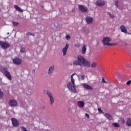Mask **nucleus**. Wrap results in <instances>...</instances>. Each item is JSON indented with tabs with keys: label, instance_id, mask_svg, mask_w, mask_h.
Returning a JSON list of instances; mask_svg holds the SVG:
<instances>
[{
	"label": "nucleus",
	"instance_id": "f257e3e1",
	"mask_svg": "<svg viewBox=\"0 0 131 131\" xmlns=\"http://www.w3.org/2000/svg\"><path fill=\"white\" fill-rule=\"evenodd\" d=\"M77 59L74 61V65H78L79 66H85V67H90L91 62L88 61L84 57L81 55L77 56Z\"/></svg>",
	"mask_w": 131,
	"mask_h": 131
},
{
	"label": "nucleus",
	"instance_id": "f03ea898",
	"mask_svg": "<svg viewBox=\"0 0 131 131\" xmlns=\"http://www.w3.org/2000/svg\"><path fill=\"white\" fill-rule=\"evenodd\" d=\"M75 74H76V73H74L71 76V82H70L67 84L68 89L73 93H74V94L76 93V92H77L76 87H75V80H74V78H73V76H74Z\"/></svg>",
	"mask_w": 131,
	"mask_h": 131
},
{
	"label": "nucleus",
	"instance_id": "7ed1b4c3",
	"mask_svg": "<svg viewBox=\"0 0 131 131\" xmlns=\"http://www.w3.org/2000/svg\"><path fill=\"white\" fill-rule=\"evenodd\" d=\"M0 71L1 72L4 74L6 77L9 79V80H12V76L11 75V73H10L8 70V68L1 67L0 68Z\"/></svg>",
	"mask_w": 131,
	"mask_h": 131
},
{
	"label": "nucleus",
	"instance_id": "20e7f679",
	"mask_svg": "<svg viewBox=\"0 0 131 131\" xmlns=\"http://www.w3.org/2000/svg\"><path fill=\"white\" fill-rule=\"evenodd\" d=\"M111 38L108 37H103L102 40V42L104 46H117V43H109L110 41H111Z\"/></svg>",
	"mask_w": 131,
	"mask_h": 131
},
{
	"label": "nucleus",
	"instance_id": "39448f33",
	"mask_svg": "<svg viewBox=\"0 0 131 131\" xmlns=\"http://www.w3.org/2000/svg\"><path fill=\"white\" fill-rule=\"evenodd\" d=\"M47 95H48L49 99H50V101L51 102V105H53V103H54V102H55V99H54V97H53V95H52V93H51V92L49 91H47L46 92Z\"/></svg>",
	"mask_w": 131,
	"mask_h": 131
},
{
	"label": "nucleus",
	"instance_id": "423d86ee",
	"mask_svg": "<svg viewBox=\"0 0 131 131\" xmlns=\"http://www.w3.org/2000/svg\"><path fill=\"white\" fill-rule=\"evenodd\" d=\"M13 62L15 65H20L22 63V59L19 57H15L13 59Z\"/></svg>",
	"mask_w": 131,
	"mask_h": 131
},
{
	"label": "nucleus",
	"instance_id": "0eeeda50",
	"mask_svg": "<svg viewBox=\"0 0 131 131\" xmlns=\"http://www.w3.org/2000/svg\"><path fill=\"white\" fill-rule=\"evenodd\" d=\"M0 46L3 49H8L10 47L9 43L3 41H0Z\"/></svg>",
	"mask_w": 131,
	"mask_h": 131
},
{
	"label": "nucleus",
	"instance_id": "6e6552de",
	"mask_svg": "<svg viewBox=\"0 0 131 131\" xmlns=\"http://www.w3.org/2000/svg\"><path fill=\"white\" fill-rule=\"evenodd\" d=\"M78 9L83 13H86L88 12V7L83 5H80L78 6Z\"/></svg>",
	"mask_w": 131,
	"mask_h": 131
},
{
	"label": "nucleus",
	"instance_id": "1a4fd4ad",
	"mask_svg": "<svg viewBox=\"0 0 131 131\" xmlns=\"http://www.w3.org/2000/svg\"><path fill=\"white\" fill-rule=\"evenodd\" d=\"M9 105L12 107H17V101L16 100H11L9 101Z\"/></svg>",
	"mask_w": 131,
	"mask_h": 131
},
{
	"label": "nucleus",
	"instance_id": "9d476101",
	"mask_svg": "<svg viewBox=\"0 0 131 131\" xmlns=\"http://www.w3.org/2000/svg\"><path fill=\"white\" fill-rule=\"evenodd\" d=\"M69 48V44L67 43L65 47H64L62 49L63 56H66L67 54V50H68Z\"/></svg>",
	"mask_w": 131,
	"mask_h": 131
},
{
	"label": "nucleus",
	"instance_id": "9b49d317",
	"mask_svg": "<svg viewBox=\"0 0 131 131\" xmlns=\"http://www.w3.org/2000/svg\"><path fill=\"white\" fill-rule=\"evenodd\" d=\"M11 121L13 125L16 127V126H18L19 125V122H18V120L15 118H12Z\"/></svg>",
	"mask_w": 131,
	"mask_h": 131
},
{
	"label": "nucleus",
	"instance_id": "f8f14e48",
	"mask_svg": "<svg viewBox=\"0 0 131 131\" xmlns=\"http://www.w3.org/2000/svg\"><path fill=\"white\" fill-rule=\"evenodd\" d=\"M96 4L98 7H103V6H105V1L98 0L96 2Z\"/></svg>",
	"mask_w": 131,
	"mask_h": 131
},
{
	"label": "nucleus",
	"instance_id": "ddd939ff",
	"mask_svg": "<svg viewBox=\"0 0 131 131\" xmlns=\"http://www.w3.org/2000/svg\"><path fill=\"white\" fill-rule=\"evenodd\" d=\"M120 29L121 32H123V33L125 34L127 33V29H126V28H125V26L124 25H121L120 26Z\"/></svg>",
	"mask_w": 131,
	"mask_h": 131
},
{
	"label": "nucleus",
	"instance_id": "4468645a",
	"mask_svg": "<svg viewBox=\"0 0 131 131\" xmlns=\"http://www.w3.org/2000/svg\"><path fill=\"white\" fill-rule=\"evenodd\" d=\"M85 20L88 24H91L93 23V17H91L90 16H87L85 18Z\"/></svg>",
	"mask_w": 131,
	"mask_h": 131
},
{
	"label": "nucleus",
	"instance_id": "2eb2a0df",
	"mask_svg": "<svg viewBox=\"0 0 131 131\" xmlns=\"http://www.w3.org/2000/svg\"><path fill=\"white\" fill-rule=\"evenodd\" d=\"M14 8L16 10V11H18V12H20V13H23V10L21 9V8L19 7V6L17 5H14Z\"/></svg>",
	"mask_w": 131,
	"mask_h": 131
},
{
	"label": "nucleus",
	"instance_id": "dca6fc26",
	"mask_svg": "<svg viewBox=\"0 0 131 131\" xmlns=\"http://www.w3.org/2000/svg\"><path fill=\"white\" fill-rule=\"evenodd\" d=\"M105 117L107 118V119H108V120H112V116L110 115L109 113H106L104 115Z\"/></svg>",
	"mask_w": 131,
	"mask_h": 131
},
{
	"label": "nucleus",
	"instance_id": "f3484780",
	"mask_svg": "<svg viewBox=\"0 0 131 131\" xmlns=\"http://www.w3.org/2000/svg\"><path fill=\"white\" fill-rule=\"evenodd\" d=\"M77 105L79 107L82 108L84 106V102L83 101H78Z\"/></svg>",
	"mask_w": 131,
	"mask_h": 131
},
{
	"label": "nucleus",
	"instance_id": "a211bd4d",
	"mask_svg": "<svg viewBox=\"0 0 131 131\" xmlns=\"http://www.w3.org/2000/svg\"><path fill=\"white\" fill-rule=\"evenodd\" d=\"M86 45H84L82 48L81 53L83 55H84L86 52Z\"/></svg>",
	"mask_w": 131,
	"mask_h": 131
},
{
	"label": "nucleus",
	"instance_id": "6ab92c4d",
	"mask_svg": "<svg viewBox=\"0 0 131 131\" xmlns=\"http://www.w3.org/2000/svg\"><path fill=\"white\" fill-rule=\"evenodd\" d=\"M126 125H127V126H129V127L131 126V119H130V118H127Z\"/></svg>",
	"mask_w": 131,
	"mask_h": 131
},
{
	"label": "nucleus",
	"instance_id": "aec40b11",
	"mask_svg": "<svg viewBox=\"0 0 131 131\" xmlns=\"http://www.w3.org/2000/svg\"><path fill=\"white\" fill-rule=\"evenodd\" d=\"M54 69H55V67H54V66H52L50 68H49L48 74H51V73H52V72L54 71Z\"/></svg>",
	"mask_w": 131,
	"mask_h": 131
},
{
	"label": "nucleus",
	"instance_id": "412c9836",
	"mask_svg": "<svg viewBox=\"0 0 131 131\" xmlns=\"http://www.w3.org/2000/svg\"><path fill=\"white\" fill-rule=\"evenodd\" d=\"M83 86L85 89H86L87 90H93V88L90 86V85L84 84L83 85Z\"/></svg>",
	"mask_w": 131,
	"mask_h": 131
},
{
	"label": "nucleus",
	"instance_id": "4be33fe9",
	"mask_svg": "<svg viewBox=\"0 0 131 131\" xmlns=\"http://www.w3.org/2000/svg\"><path fill=\"white\" fill-rule=\"evenodd\" d=\"M112 125H113V126H114L115 127H119V126H120L119 123H113Z\"/></svg>",
	"mask_w": 131,
	"mask_h": 131
},
{
	"label": "nucleus",
	"instance_id": "5701e85b",
	"mask_svg": "<svg viewBox=\"0 0 131 131\" xmlns=\"http://www.w3.org/2000/svg\"><path fill=\"white\" fill-rule=\"evenodd\" d=\"M107 15H108L110 16V18H111L112 19H113V18H114V17H115L114 16V15L112 14L111 13H110L109 12H107Z\"/></svg>",
	"mask_w": 131,
	"mask_h": 131
},
{
	"label": "nucleus",
	"instance_id": "b1692460",
	"mask_svg": "<svg viewBox=\"0 0 131 131\" xmlns=\"http://www.w3.org/2000/svg\"><path fill=\"white\" fill-rule=\"evenodd\" d=\"M91 67L95 68V67H97V63L96 62H93L91 64Z\"/></svg>",
	"mask_w": 131,
	"mask_h": 131
},
{
	"label": "nucleus",
	"instance_id": "393cba45",
	"mask_svg": "<svg viewBox=\"0 0 131 131\" xmlns=\"http://www.w3.org/2000/svg\"><path fill=\"white\" fill-rule=\"evenodd\" d=\"M12 24H13V25H14L15 26H18V25H19V23L16 22V21H13Z\"/></svg>",
	"mask_w": 131,
	"mask_h": 131
},
{
	"label": "nucleus",
	"instance_id": "a878e982",
	"mask_svg": "<svg viewBox=\"0 0 131 131\" xmlns=\"http://www.w3.org/2000/svg\"><path fill=\"white\" fill-rule=\"evenodd\" d=\"M20 53H25V48H21L20 49Z\"/></svg>",
	"mask_w": 131,
	"mask_h": 131
},
{
	"label": "nucleus",
	"instance_id": "bb28decb",
	"mask_svg": "<svg viewBox=\"0 0 131 131\" xmlns=\"http://www.w3.org/2000/svg\"><path fill=\"white\" fill-rule=\"evenodd\" d=\"M20 128H21V130H23V131H28L27 129H26V128H25V127H24V126H21V127H20Z\"/></svg>",
	"mask_w": 131,
	"mask_h": 131
},
{
	"label": "nucleus",
	"instance_id": "cd10ccee",
	"mask_svg": "<svg viewBox=\"0 0 131 131\" xmlns=\"http://www.w3.org/2000/svg\"><path fill=\"white\" fill-rule=\"evenodd\" d=\"M101 82L102 83H107V82L105 81V79L104 78V77H102Z\"/></svg>",
	"mask_w": 131,
	"mask_h": 131
},
{
	"label": "nucleus",
	"instance_id": "c85d7f7f",
	"mask_svg": "<svg viewBox=\"0 0 131 131\" xmlns=\"http://www.w3.org/2000/svg\"><path fill=\"white\" fill-rule=\"evenodd\" d=\"M121 122L122 123V124H124V123L125 122V120L124 118L121 119Z\"/></svg>",
	"mask_w": 131,
	"mask_h": 131
},
{
	"label": "nucleus",
	"instance_id": "c756f323",
	"mask_svg": "<svg viewBox=\"0 0 131 131\" xmlns=\"http://www.w3.org/2000/svg\"><path fill=\"white\" fill-rule=\"evenodd\" d=\"M66 38H67V40H69V39H70L71 38L70 35H67L66 36Z\"/></svg>",
	"mask_w": 131,
	"mask_h": 131
},
{
	"label": "nucleus",
	"instance_id": "7c9ffc66",
	"mask_svg": "<svg viewBox=\"0 0 131 131\" xmlns=\"http://www.w3.org/2000/svg\"><path fill=\"white\" fill-rule=\"evenodd\" d=\"M85 76L84 75H82V76H81L80 77V79L81 80H84V78H85Z\"/></svg>",
	"mask_w": 131,
	"mask_h": 131
},
{
	"label": "nucleus",
	"instance_id": "2f4dec72",
	"mask_svg": "<svg viewBox=\"0 0 131 131\" xmlns=\"http://www.w3.org/2000/svg\"><path fill=\"white\" fill-rule=\"evenodd\" d=\"M118 4H119L118 1H116L115 3V5L116 6L117 8H118Z\"/></svg>",
	"mask_w": 131,
	"mask_h": 131
},
{
	"label": "nucleus",
	"instance_id": "473e14b6",
	"mask_svg": "<svg viewBox=\"0 0 131 131\" xmlns=\"http://www.w3.org/2000/svg\"><path fill=\"white\" fill-rule=\"evenodd\" d=\"M4 96V92L0 91V98H3Z\"/></svg>",
	"mask_w": 131,
	"mask_h": 131
},
{
	"label": "nucleus",
	"instance_id": "72a5a7b5",
	"mask_svg": "<svg viewBox=\"0 0 131 131\" xmlns=\"http://www.w3.org/2000/svg\"><path fill=\"white\" fill-rule=\"evenodd\" d=\"M130 83H131V80H128V81L126 82V85H129L130 84Z\"/></svg>",
	"mask_w": 131,
	"mask_h": 131
},
{
	"label": "nucleus",
	"instance_id": "f704fd0d",
	"mask_svg": "<svg viewBox=\"0 0 131 131\" xmlns=\"http://www.w3.org/2000/svg\"><path fill=\"white\" fill-rule=\"evenodd\" d=\"M98 111L99 112V113H102L103 112V111L102 110V109L100 108L98 109Z\"/></svg>",
	"mask_w": 131,
	"mask_h": 131
},
{
	"label": "nucleus",
	"instance_id": "c9c22d12",
	"mask_svg": "<svg viewBox=\"0 0 131 131\" xmlns=\"http://www.w3.org/2000/svg\"><path fill=\"white\" fill-rule=\"evenodd\" d=\"M85 116L87 118H90V115H89V114H85Z\"/></svg>",
	"mask_w": 131,
	"mask_h": 131
},
{
	"label": "nucleus",
	"instance_id": "e433bc0d",
	"mask_svg": "<svg viewBox=\"0 0 131 131\" xmlns=\"http://www.w3.org/2000/svg\"><path fill=\"white\" fill-rule=\"evenodd\" d=\"M29 34L30 35H32V36H34V35H35L34 34H33V33H29Z\"/></svg>",
	"mask_w": 131,
	"mask_h": 131
},
{
	"label": "nucleus",
	"instance_id": "4c0bfd02",
	"mask_svg": "<svg viewBox=\"0 0 131 131\" xmlns=\"http://www.w3.org/2000/svg\"><path fill=\"white\" fill-rule=\"evenodd\" d=\"M72 12H74V10H72Z\"/></svg>",
	"mask_w": 131,
	"mask_h": 131
},
{
	"label": "nucleus",
	"instance_id": "58836bf2",
	"mask_svg": "<svg viewBox=\"0 0 131 131\" xmlns=\"http://www.w3.org/2000/svg\"><path fill=\"white\" fill-rule=\"evenodd\" d=\"M72 12H74V10H72Z\"/></svg>",
	"mask_w": 131,
	"mask_h": 131
},
{
	"label": "nucleus",
	"instance_id": "ea45409f",
	"mask_svg": "<svg viewBox=\"0 0 131 131\" xmlns=\"http://www.w3.org/2000/svg\"><path fill=\"white\" fill-rule=\"evenodd\" d=\"M0 92H2V91H1V89H0Z\"/></svg>",
	"mask_w": 131,
	"mask_h": 131
}]
</instances>
